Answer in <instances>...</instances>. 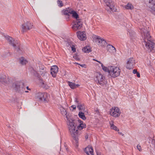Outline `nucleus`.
Returning a JSON list of instances; mask_svg holds the SVG:
<instances>
[{"instance_id": "13", "label": "nucleus", "mask_w": 155, "mask_h": 155, "mask_svg": "<svg viewBox=\"0 0 155 155\" xmlns=\"http://www.w3.org/2000/svg\"><path fill=\"white\" fill-rule=\"evenodd\" d=\"M84 32L78 31L77 32V36L78 38L81 41L85 40L86 39L85 34Z\"/></svg>"}, {"instance_id": "12", "label": "nucleus", "mask_w": 155, "mask_h": 155, "mask_svg": "<svg viewBox=\"0 0 155 155\" xmlns=\"http://www.w3.org/2000/svg\"><path fill=\"white\" fill-rule=\"evenodd\" d=\"M58 71V68L56 65L53 66L51 69V74L53 77H56V74Z\"/></svg>"}, {"instance_id": "26", "label": "nucleus", "mask_w": 155, "mask_h": 155, "mask_svg": "<svg viewBox=\"0 0 155 155\" xmlns=\"http://www.w3.org/2000/svg\"><path fill=\"white\" fill-rule=\"evenodd\" d=\"M79 117L84 120L86 119V117L85 116L84 114L82 112H79L78 114Z\"/></svg>"}, {"instance_id": "7", "label": "nucleus", "mask_w": 155, "mask_h": 155, "mask_svg": "<svg viewBox=\"0 0 155 155\" xmlns=\"http://www.w3.org/2000/svg\"><path fill=\"white\" fill-rule=\"evenodd\" d=\"M83 22L81 20H76L73 22V24L72 27V29L74 31H76L80 29L82 27Z\"/></svg>"}, {"instance_id": "34", "label": "nucleus", "mask_w": 155, "mask_h": 155, "mask_svg": "<svg viewBox=\"0 0 155 155\" xmlns=\"http://www.w3.org/2000/svg\"><path fill=\"white\" fill-rule=\"evenodd\" d=\"M91 147H86L84 149V151L88 155H89V150H90Z\"/></svg>"}, {"instance_id": "15", "label": "nucleus", "mask_w": 155, "mask_h": 155, "mask_svg": "<svg viewBox=\"0 0 155 155\" xmlns=\"http://www.w3.org/2000/svg\"><path fill=\"white\" fill-rule=\"evenodd\" d=\"M107 51L111 53H114L116 52V48L112 45H108L107 46Z\"/></svg>"}, {"instance_id": "35", "label": "nucleus", "mask_w": 155, "mask_h": 155, "mask_svg": "<svg viewBox=\"0 0 155 155\" xmlns=\"http://www.w3.org/2000/svg\"><path fill=\"white\" fill-rule=\"evenodd\" d=\"M65 9L67 10V12H68L69 14H71V13H72L74 11L72 9L69 8H66Z\"/></svg>"}, {"instance_id": "39", "label": "nucleus", "mask_w": 155, "mask_h": 155, "mask_svg": "<svg viewBox=\"0 0 155 155\" xmlns=\"http://www.w3.org/2000/svg\"><path fill=\"white\" fill-rule=\"evenodd\" d=\"M129 33L130 35V36L131 37H134V36L135 34L134 31H129Z\"/></svg>"}, {"instance_id": "30", "label": "nucleus", "mask_w": 155, "mask_h": 155, "mask_svg": "<svg viewBox=\"0 0 155 155\" xmlns=\"http://www.w3.org/2000/svg\"><path fill=\"white\" fill-rule=\"evenodd\" d=\"M110 113L111 115L115 117H118L120 115V113H112V112H110Z\"/></svg>"}, {"instance_id": "52", "label": "nucleus", "mask_w": 155, "mask_h": 155, "mask_svg": "<svg viewBox=\"0 0 155 155\" xmlns=\"http://www.w3.org/2000/svg\"><path fill=\"white\" fill-rule=\"evenodd\" d=\"M118 133L122 135V136H123L124 135V134H123L121 132H119Z\"/></svg>"}, {"instance_id": "36", "label": "nucleus", "mask_w": 155, "mask_h": 155, "mask_svg": "<svg viewBox=\"0 0 155 155\" xmlns=\"http://www.w3.org/2000/svg\"><path fill=\"white\" fill-rule=\"evenodd\" d=\"M107 44V43L105 40L104 39H102L101 42V44L100 45L101 46H104Z\"/></svg>"}, {"instance_id": "23", "label": "nucleus", "mask_w": 155, "mask_h": 155, "mask_svg": "<svg viewBox=\"0 0 155 155\" xmlns=\"http://www.w3.org/2000/svg\"><path fill=\"white\" fill-rule=\"evenodd\" d=\"M82 50L85 53H89L91 51L90 47L89 46H86L82 49Z\"/></svg>"}, {"instance_id": "24", "label": "nucleus", "mask_w": 155, "mask_h": 155, "mask_svg": "<svg viewBox=\"0 0 155 155\" xmlns=\"http://www.w3.org/2000/svg\"><path fill=\"white\" fill-rule=\"evenodd\" d=\"M14 90L16 92L20 94L23 93L24 92V88H14Z\"/></svg>"}, {"instance_id": "22", "label": "nucleus", "mask_w": 155, "mask_h": 155, "mask_svg": "<svg viewBox=\"0 0 155 155\" xmlns=\"http://www.w3.org/2000/svg\"><path fill=\"white\" fill-rule=\"evenodd\" d=\"M102 39L100 38V37L98 36H96L94 38V40L95 41L98 45H100L101 44V42L102 40Z\"/></svg>"}, {"instance_id": "19", "label": "nucleus", "mask_w": 155, "mask_h": 155, "mask_svg": "<svg viewBox=\"0 0 155 155\" xmlns=\"http://www.w3.org/2000/svg\"><path fill=\"white\" fill-rule=\"evenodd\" d=\"M38 71L39 72L40 74L42 75H44L46 73L45 68L43 66H41L39 68V71Z\"/></svg>"}, {"instance_id": "8", "label": "nucleus", "mask_w": 155, "mask_h": 155, "mask_svg": "<svg viewBox=\"0 0 155 155\" xmlns=\"http://www.w3.org/2000/svg\"><path fill=\"white\" fill-rule=\"evenodd\" d=\"M33 24L30 21H27L23 24L22 25V31L24 32L29 30L32 28Z\"/></svg>"}, {"instance_id": "57", "label": "nucleus", "mask_w": 155, "mask_h": 155, "mask_svg": "<svg viewBox=\"0 0 155 155\" xmlns=\"http://www.w3.org/2000/svg\"><path fill=\"white\" fill-rule=\"evenodd\" d=\"M72 89H74L75 88H71Z\"/></svg>"}, {"instance_id": "2", "label": "nucleus", "mask_w": 155, "mask_h": 155, "mask_svg": "<svg viewBox=\"0 0 155 155\" xmlns=\"http://www.w3.org/2000/svg\"><path fill=\"white\" fill-rule=\"evenodd\" d=\"M141 32L143 40V45H145L146 48L150 51H155V44L151 41L149 31L145 28H142Z\"/></svg>"}, {"instance_id": "31", "label": "nucleus", "mask_w": 155, "mask_h": 155, "mask_svg": "<svg viewBox=\"0 0 155 155\" xmlns=\"http://www.w3.org/2000/svg\"><path fill=\"white\" fill-rule=\"evenodd\" d=\"M102 69L105 71H108L109 73V71H110L109 70V67L107 68L104 66L103 64H102Z\"/></svg>"}, {"instance_id": "50", "label": "nucleus", "mask_w": 155, "mask_h": 155, "mask_svg": "<svg viewBox=\"0 0 155 155\" xmlns=\"http://www.w3.org/2000/svg\"><path fill=\"white\" fill-rule=\"evenodd\" d=\"M94 60H95L97 61V62L99 63L100 64H101V66H102V64H103L102 63H101L100 61H98L97 60H95V59H94Z\"/></svg>"}, {"instance_id": "46", "label": "nucleus", "mask_w": 155, "mask_h": 155, "mask_svg": "<svg viewBox=\"0 0 155 155\" xmlns=\"http://www.w3.org/2000/svg\"><path fill=\"white\" fill-rule=\"evenodd\" d=\"M83 111L86 113V114H88V111L87 110H85L84 109H83Z\"/></svg>"}, {"instance_id": "37", "label": "nucleus", "mask_w": 155, "mask_h": 155, "mask_svg": "<svg viewBox=\"0 0 155 155\" xmlns=\"http://www.w3.org/2000/svg\"><path fill=\"white\" fill-rule=\"evenodd\" d=\"M63 14L64 15H67L68 16H70V14L68 12H67V10L66 9H64L63 10Z\"/></svg>"}, {"instance_id": "5", "label": "nucleus", "mask_w": 155, "mask_h": 155, "mask_svg": "<svg viewBox=\"0 0 155 155\" xmlns=\"http://www.w3.org/2000/svg\"><path fill=\"white\" fill-rule=\"evenodd\" d=\"M104 1L107 6L106 9L107 11H112L113 12H117V9L115 6L114 1L111 0H104Z\"/></svg>"}, {"instance_id": "11", "label": "nucleus", "mask_w": 155, "mask_h": 155, "mask_svg": "<svg viewBox=\"0 0 155 155\" xmlns=\"http://www.w3.org/2000/svg\"><path fill=\"white\" fill-rule=\"evenodd\" d=\"M13 87H23L24 86L28 87V86H25L23 81H18L14 82L13 84Z\"/></svg>"}, {"instance_id": "27", "label": "nucleus", "mask_w": 155, "mask_h": 155, "mask_svg": "<svg viewBox=\"0 0 155 155\" xmlns=\"http://www.w3.org/2000/svg\"><path fill=\"white\" fill-rule=\"evenodd\" d=\"M68 83L70 87H79L80 86L79 84H76L70 81H68Z\"/></svg>"}, {"instance_id": "20", "label": "nucleus", "mask_w": 155, "mask_h": 155, "mask_svg": "<svg viewBox=\"0 0 155 155\" xmlns=\"http://www.w3.org/2000/svg\"><path fill=\"white\" fill-rule=\"evenodd\" d=\"M19 61L20 64L22 65H25L28 62L23 57L19 58Z\"/></svg>"}, {"instance_id": "49", "label": "nucleus", "mask_w": 155, "mask_h": 155, "mask_svg": "<svg viewBox=\"0 0 155 155\" xmlns=\"http://www.w3.org/2000/svg\"><path fill=\"white\" fill-rule=\"evenodd\" d=\"M78 121L80 123V124H81V123H83V122L80 120H79Z\"/></svg>"}, {"instance_id": "29", "label": "nucleus", "mask_w": 155, "mask_h": 155, "mask_svg": "<svg viewBox=\"0 0 155 155\" xmlns=\"http://www.w3.org/2000/svg\"><path fill=\"white\" fill-rule=\"evenodd\" d=\"M110 124L111 125L110 127L111 129L117 131H119V129L116 126L114 125L113 124H111L110 123Z\"/></svg>"}, {"instance_id": "38", "label": "nucleus", "mask_w": 155, "mask_h": 155, "mask_svg": "<svg viewBox=\"0 0 155 155\" xmlns=\"http://www.w3.org/2000/svg\"><path fill=\"white\" fill-rule=\"evenodd\" d=\"M73 58L74 59L77 61H79L80 60V58H79L78 55L77 54H75L73 56Z\"/></svg>"}, {"instance_id": "14", "label": "nucleus", "mask_w": 155, "mask_h": 155, "mask_svg": "<svg viewBox=\"0 0 155 155\" xmlns=\"http://www.w3.org/2000/svg\"><path fill=\"white\" fill-rule=\"evenodd\" d=\"M148 5L152 11H155V0H149Z\"/></svg>"}, {"instance_id": "4", "label": "nucleus", "mask_w": 155, "mask_h": 155, "mask_svg": "<svg viewBox=\"0 0 155 155\" xmlns=\"http://www.w3.org/2000/svg\"><path fill=\"white\" fill-rule=\"evenodd\" d=\"M49 95L47 93L39 92L36 94V98L40 101L47 103L49 101Z\"/></svg>"}, {"instance_id": "1", "label": "nucleus", "mask_w": 155, "mask_h": 155, "mask_svg": "<svg viewBox=\"0 0 155 155\" xmlns=\"http://www.w3.org/2000/svg\"><path fill=\"white\" fill-rule=\"evenodd\" d=\"M75 121V120L74 119H71L68 123V129L70 134L73 139L75 141L76 146L78 147V145L77 143H78V137L80 135V134L78 130H80L86 128V125L85 124L81 123V124H80L77 127Z\"/></svg>"}, {"instance_id": "3", "label": "nucleus", "mask_w": 155, "mask_h": 155, "mask_svg": "<svg viewBox=\"0 0 155 155\" xmlns=\"http://www.w3.org/2000/svg\"><path fill=\"white\" fill-rule=\"evenodd\" d=\"M2 37L5 38L8 41L9 44L14 47L17 51L21 53L20 52V48L19 47L20 45L18 41L14 40L13 38L8 35H5L4 33H2Z\"/></svg>"}, {"instance_id": "10", "label": "nucleus", "mask_w": 155, "mask_h": 155, "mask_svg": "<svg viewBox=\"0 0 155 155\" xmlns=\"http://www.w3.org/2000/svg\"><path fill=\"white\" fill-rule=\"evenodd\" d=\"M96 81H97L98 84L101 85L103 86L104 84V77L101 74H99L98 75H97L96 77Z\"/></svg>"}, {"instance_id": "56", "label": "nucleus", "mask_w": 155, "mask_h": 155, "mask_svg": "<svg viewBox=\"0 0 155 155\" xmlns=\"http://www.w3.org/2000/svg\"><path fill=\"white\" fill-rule=\"evenodd\" d=\"M85 138H86V139H87L88 138V137H85Z\"/></svg>"}, {"instance_id": "28", "label": "nucleus", "mask_w": 155, "mask_h": 155, "mask_svg": "<svg viewBox=\"0 0 155 155\" xmlns=\"http://www.w3.org/2000/svg\"><path fill=\"white\" fill-rule=\"evenodd\" d=\"M71 14L72 15V17L73 18H76L77 20H78V18H79L78 15L76 12L74 11L73 12L71 13Z\"/></svg>"}, {"instance_id": "48", "label": "nucleus", "mask_w": 155, "mask_h": 155, "mask_svg": "<svg viewBox=\"0 0 155 155\" xmlns=\"http://www.w3.org/2000/svg\"><path fill=\"white\" fill-rule=\"evenodd\" d=\"M152 142L153 143L155 144V140L153 139L152 140Z\"/></svg>"}, {"instance_id": "41", "label": "nucleus", "mask_w": 155, "mask_h": 155, "mask_svg": "<svg viewBox=\"0 0 155 155\" xmlns=\"http://www.w3.org/2000/svg\"><path fill=\"white\" fill-rule=\"evenodd\" d=\"M71 48L73 52L75 51H76V49H75V47H73V46H72V47L71 46Z\"/></svg>"}, {"instance_id": "51", "label": "nucleus", "mask_w": 155, "mask_h": 155, "mask_svg": "<svg viewBox=\"0 0 155 155\" xmlns=\"http://www.w3.org/2000/svg\"><path fill=\"white\" fill-rule=\"evenodd\" d=\"M25 88H24V92H26V93H28V91H25Z\"/></svg>"}, {"instance_id": "53", "label": "nucleus", "mask_w": 155, "mask_h": 155, "mask_svg": "<svg viewBox=\"0 0 155 155\" xmlns=\"http://www.w3.org/2000/svg\"><path fill=\"white\" fill-rule=\"evenodd\" d=\"M26 89L28 90H31V89L30 88H26Z\"/></svg>"}, {"instance_id": "25", "label": "nucleus", "mask_w": 155, "mask_h": 155, "mask_svg": "<svg viewBox=\"0 0 155 155\" xmlns=\"http://www.w3.org/2000/svg\"><path fill=\"white\" fill-rule=\"evenodd\" d=\"M125 8L127 9L131 10L134 9V7L131 3H128L125 6Z\"/></svg>"}, {"instance_id": "17", "label": "nucleus", "mask_w": 155, "mask_h": 155, "mask_svg": "<svg viewBox=\"0 0 155 155\" xmlns=\"http://www.w3.org/2000/svg\"><path fill=\"white\" fill-rule=\"evenodd\" d=\"M9 81L8 78H7L5 75L2 74L1 76V83H8Z\"/></svg>"}, {"instance_id": "54", "label": "nucleus", "mask_w": 155, "mask_h": 155, "mask_svg": "<svg viewBox=\"0 0 155 155\" xmlns=\"http://www.w3.org/2000/svg\"><path fill=\"white\" fill-rule=\"evenodd\" d=\"M96 112L97 113H99V110H97L96 111Z\"/></svg>"}, {"instance_id": "6", "label": "nucleus", "mask_w": 155, "mask_h": 155, "mask_svg": "<svg viewBox=\"0 0 155 155\" xmlns=\"http://www.w3.org/2000/svg\"><path fill=\"white\" fill-rule=\"evenodd\" d=\"M109 73L110 75L113 78H115L119 75L120 71L119 68L114 66H109Z\"/></svg>"}, {"instance_id": "21", "label": "nucleus", "mask_w": 155, "mask_h": 155, "mask_svg": "<svg viewBox=\"0 0 155 155\" xmlns=\"http://www.w3.org/2000/svg\"><path fill=\"white\" fill-rule=\"evenodd\" d=\"M110 112H112V113H121L119 109L117 107H115L114 109L112 108L110 109Z\"/></svg>"}, {"instance_id": "32", "label": "nucleus", "mask_w": 155, "mask_h": 155, "mask_svg": "<svg viewBox=\"0 0 155 155\" xmlns=\"http://www.w3.org/2000/svg\"><path fill=\"white\" fill-rule=\"evenodd\" d=\"M31 73L35 76H37V72L36 70H35L33 68H31Z\"/></svg>"}, {"instance_id": "42", "label": "nucleus", "mask_w": 155, "mask_h": 155, "mask_svg": "<svg viewBox=\"0 0 155 155\" xmlns=\"http://www.w3.org/2000/svg\"><path fill=\"white\" fill-rule=\"evenodd\" d=\"M71 107L73 109V110H75L76 109V107L75 105H72L71 106Z\"/></svg>"}, {"instance_id": "9", "label": "nucleus", "mask_w": 155, "mask_h": 155, "mask_svg": "<svg viewBox=\"0 0 155 155\" xmlns=\"http://www.w3.org/2000/svg\"><path fill=\"white\" fill-rule=\"evenodd\" d=\"M136 64L135 61L133 58H129L127 60L126 65V68L128 69H133Z\"/></svg>"}, {"instance_id": "16", "label": "nucleus", "mask_w": 155, "mask_h": 155, "mask_svg": "<svg viewBox=\"0 0 155 155\" xmlns=\"http://www.w3.org/2000/svg\"><path fill=\"white\" fill-rule=\"evenodd\" d=\"M75 102L77 104V107H78L79 110H83L84 104H81L79 101L78 100L77 98H75Z\"/></svg>"}, {"instance_id": "55", "label": "nucleus", "mask_w": 155, "mask_h": 155, "mask_svg": "<svg viewBox=\"0 0 155 155\" xmlns=\"http://www.w3.org/2000/svg\"><path fill=\"white\" fill-rule=\"evenodd\" d=\"M153 11V14L155 15V11Z\"/></svg>"}, {"instance_id": "45", "label": "nucleus", "mask_w": 155, "mask_h": 155, "mask_svg": "<svg viewBox=\"0 0 155 155\" xmlns=\"http://www.w3.org/2000/svg\"><path fill=\"white\" fill-rule=\"evenodd\" d=\"M137 72V70L136 69H134L133 70V73L134 74H136Z\"/></svg>"}, {"instance_id": "33", "label": "nucleus", "mask_w": 155, "mask_h": 155, "mask_svg": "<svg viewBox=\"0 0 155 155\" xmlns=\"http://www.w3.org/2000/svg\"><path fill=\"white\" fill-rule=\"evenodd\" d=\"M57 3L59 7H61L63 6V4L62 1L60 0H58L57 1Z\"/></svg>"}, {"instance_id": "18", "label": "nucleus", "mask_w": 155, "mask_h": 155, "mask_svg": "<svg viewBox=\"0 0 155 155\" xmlns=\"http://www.w3.org/2000/svg\"><path fill=\"white\" fill-rule=\"evenodd\" d=\"M61 111V114L64 116H66V118L67 119L68 122L67 123L69 122V121L70 120H71V119H70L68 118V115L67 114V111L65 110V109L63 108L62 107H61V108L60 109Z\"/></svg>"}, {"instance_id": "47", "label": "nucleus", "mask_w": 155, "mask_h": 155, "mask_svg": "<svg viewBox=\"0 0 155 155\" xmlns=\"http://www.w3.org/2000/svg\"><path fill=\"white\" fill-rule=\"evenodd\" d=\"M137 76L138 78H140V74L139 73L137 72Z\"/></svg>"}, {"instance_id": "44", "label": "nucleus", "mask_w": 155, "mask_h": 155, "mask_svg": "<svg viewBox=\"0 0 155 155\" xmlns=\"http://www.w3.org/2000/svg\"><path fill=\"white\" fill-rule=\"evenodd\" d=\"M75 63L77 64H78L80 65V66H81L82 67H85V66H86L85 64H79L78 63Z\"/></svg>"}, {"instance_id": "40", "label": "nucleus", "mask_w": 155, "mask_h": 155, "mask_svg": "<svg viewBox=\"0 0 155 155\" xmlns=\"http://www.w3.org/2000/svg\"><path fill=\"white\" fill-rule=\"evenodd\" d=\"M137 149L140 151H141L142 150L141 149V146L139 144H138L137 147Z\"/></svg>"}, {"instance_id": "43", "label": "nucleus", "mask_w": 155, "mask_h": 155, "mask_svg": "<svg viewBox=\"0 0 155 155\" xmlns=\"http://www.w3.org/2000/svg\"><path fill=\"white\" fill-rule=\"evenodd\" d=\"M66 45H67L68 46L69 45H70L71 46V42L70 41H68L67 42V43H66Z\"/></svg>"}]
</instances>
